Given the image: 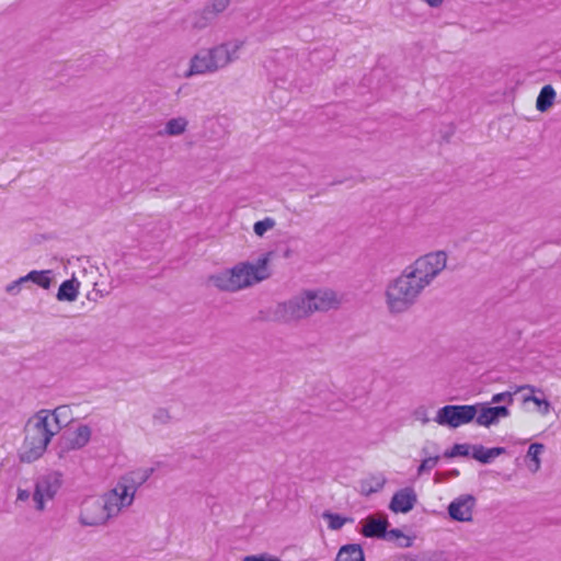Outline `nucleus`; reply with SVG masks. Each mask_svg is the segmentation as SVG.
<instances>
[{
	"instance_id": "obj_32",
	"label": "nucleus",
	"mask_w": 561,
	"mask_h": 561,
	"mask_svg": "<svg viewBox=\"0 0 561 561\" xmlns=\"http://www.w3.org/2000/svg\"><path fill=\"white\" fill-rule=\"evenodd\" d=\"M30 495H31V490L28 488L19 486V489H18V500L19 501L25 502L30 499Z\"/></svg>"
},
{
	"instance_id": "obj_10",
	"label": "nucleus",
	"mask_w": 561,
	"mask_h": 561,
	"mask_svg": "<svg viewBox=\"0 0 561 561\" xmlns=\"http://www.w3.org/2000/svg\"><path fill=\"white\" fill-rule=\"evenodd\" d=\"M474 420L472 404L445 405L435 413L434 421L440 426L458 428Z\"/></svg>"
},
{
	"instance_id": "obj_23",
	"label": "nucleus",
	"mask_w": 561,
	"mask_h": 561,
	"mask_svg": "<svg viewBox=\"0 0 561 561\" xmlns=\"http://www.w3.org/2000/svg\"><path fill=\"white\" fill-rule=\"evenodd\" d=\"M335 561H365L364 551L359 545L343 546L339 550Z\"/></svg>"
},
{
	"instance_id": "obj_12",
	"label": "nucleus",
	"mask_w": 561,
	"mask_h": 561,
	"mask_svg": "<svg viewBox=\"0 0 561 561\" xmlns=\"http://www.w3.org/2000/svg\"><path fill=\"white\" fill-rule=\"evenodd\" d=\"M477 500L473 495L461 494L455 497L448 505V516L458 523H471L473 520Z\"/></svg>"
},
{
	"instance_id": "obj_33",
	"label": "nucleus",
	"mask_w": 561,
	"mask_h": 561,
	"mask_svg": "<svg viewBox=\"0 0 561 561\" xmlns=\"http://www.w3.org/2000/svg\"><path fill=\"white\" fill-rule=\"evenodd\" d=\"M501 401H512V394L508 392L497 393L492 398V402H501Z\"/></svg>"
},
{
	"instance_id": "obj_1",
	"label": "nucleus",
	"mask_w": 561,
	"mask_h": 561,
	"mask_svg": "<svg viewBox=\"0 0 561 561\" xmlns=\"http://www.w3.org/2000/svg\"><path fill=\"white\" fill-rule=\"evenodd\" d=\"M274 253L266 251L253 259L241 260L209 273L206 284L219 293L237 294L250 289L273 275Z\"/></svg>"
},
{
	"instance_id": "obj_18",
	"label": "nucleus",
	"mask_w": 561,
	"mask_h": 561,
	"mask_svg": "<svg viewBox=\"0 0 561 561\" xmlns=\"http://www.w3.org/2000/svg\"><path fill=\"white\" fill-rule=\"evenodd\" d=\"M58 483L49 479H43L35 484L33 501L37 511H43L48 501L57 493Z\"/></svg>"
},
{
	"instance_id": "obj_20",
	"label": "nucleus",
	"mask_w": 561,
	"mask_h": 561,
	"mask_svg": "<svg viewBox=\"0 0 561 561\" xmlns=\"http://www.w3.org/2000/svg\"><path fill=\"white\" fill-rule=\"evenodd\" d=\"M387 479L381 473H373L359 481L358 492L364 496H370L383 490Z\"/></svg>"
},
{
	"instance_id": "obj_19",
	"label": "nucleus",
	"mask_w": 561,
	"mask_h": 561,
	"mask_svg": "<svg viewBox=\"0 0 561 561\" xmlns=\"http://www.w3.org/2000/svg\"><path fill=\"white\" fill-rule=\"evenodd\" d=\"M190 122L185 116H173L163 124L161 135L164 137H181L188 131Z\"/></svg>"
},
{
	"instance_id": "obj_15",
	"label": "nucleus",
	"mask_w": 561,
	"mask_h": 561,
	"mask_svg": "<svg viewBox=\"0 0 561 561\" xmlns=\"http://www.w3.org/2000/svg\"><path fill=\"white\" fill-rule=\"evenodd\" d=\"M474 410V420L479 426L490 427L499 422L500 419L508 417L511 412L505 407H488L485 404H472Z\"/></svg>"
},
{
	"instance_id": "obj_8",
	"label": "nucleus",
	"mask_w": 561,
	"mask_h": 561,
	"mask_svg": "<svg viewBox=\"0 0 561 561\" xmlns=\"http://www.w3.org/2000/svg\"><path fill=\"white\" fill-rule=\"evenodd\" d=\"M138 483L133 473L119 477L116 483L103 495L112 513L118 516L124 510L134 504Z\"/></svg>"
},
{
	"instance_id": "obj_25",
	"label": "nucleus",
	"mask_w": 561,
	"mask_h": 561,
	"mask_svg": "<svg viewBox=\"0 0 561 561\" xmlns=\"http://www.w3.org/2000/svg\"><path fill=\"white\" fill-rule=\"evenodd\" d=\"M385 539L397 545L400 548H408L413 545L414 538L399 528L390 529L386 533Z\"/></svg>"
},
{
	"instance_id": "obj_24",
	"label": "nucleus",
	"mask_w": 561,
	"mask_h": 561,
	"mask_svg": "<svg viewBox=\"0 0 561 561\" xmlns=\"http://www.w3.org/2000/svg\"><path fill=\"white\" fill-rule=\"evenodd\" d=\"M543 450L545 446L539 443H534L528 447L526 459L531 472H537L540 469Z\"/></svg>"
},
{
	"instance_id": "obj_34",
	"label": "nucleus",
	"mask_w": 561,
	"mask_h": 561,
	"mask_svg": "<svg viewBox=\"0 0 561 561\" xmlns=\"http://www.w3.org/2000/svg\"><path fill=\"white\" fill-rule=\"evenodd\" d=\"M421 2L425 3L430 8L437 9L440 8L445 0H420Z\"/></svg>"
},
{
	"instance_id": "obj_13",
	"label": "nucleus",
	"mask_w": 561,
	"mask_h": 561,
	"mask_svg": "<svg viewBox=\"0 0 561 561\" xmlns=\"http://www.w3.org/2000/svg\"><path fill=\"white\" fill-rule=\"evenodd\" d=\"M91 437V426L85 423H77L62 433L61 440L68 450H78L87 446Z\"/></svg>"
},
{
	"instance_id": "obj_17",
	"label": "nucleus",
	"mask_w": 561,
	"mask_h": 561,
	"mask_svg": "<svg viewBox=\"0 0 561 561\" xmlns=\"http://www.w3.org/2000/svg\"><path fill=\"white\" fill-rule=\"evenodd\" d=\"M388 525V516L383 513H376L360 522V534L367 538L385 537Z\"/></svg>"
},
{
	"instance_id": "obj_11",
	"label": "nucleus",
	"mask_w": 561,
	"mask_h": 561,
	"mask_svg": "<svg viewBox=\"0 0 561 561\" xmlns=\"http://www.w3.org/2000/svg\"><path fill=\"white\" fill-rule=\"evenodd\" d=\"M113 517H115V515L112 513L103 496L87 500L81 506L79 516L82 525L93 527L103 526Z\"/></svg>"
},
{
	"instance_id": "obj_29",
	"label": "nucleus",
	"mask_w": 561,
	"mask_h": 561,
	"mask_svg": "<svg viewBox=\"0 0 561 561\" xmlns=\"http://www.w3.org/2000/svg\"><path fill=\"white\" fill-rule=\"evenodd\" d=\"M275 220L272 218H264L262 220L256 221L253 225V232L259 238H264L270 232H272L275 228Z\"/></svg>"
},
{
	"instance_id": "obj_3",
	"label": "nucleus",
	"mask_w": 561,
	"mask_h": 561,
	"mask_svg": "<svg viewBox=\"0 0 561 561\" xmlns=\"http://www.w3.org/2000/svg\"><path fill=\"white\" fill-rule=\"evenodd\" d=\"M243 41L230 39L197 51L188 62V76L215 73L236 61L243 48Z\"/></svg>"
},
{
	"instance_id": "obj_28",
	"label": "nucleus",
	"mask_w": 561,
	"mask_h": 561,
	"mask_svg": "<svg viewBox=\"0 0 561 561\" xmlns=\"http://www.w3.org/2000/svg\"><path fill=\"white\" fill-rule=\"evenodd\" d=\"M474 444H455L444 453L445 458H456V457H471L473 453Z\"/></svg>"
},
{
	"instance_id": "obj_4",
	"label": "nucleus",
	"mask_w": 561,
	"mask_h": 561,
	"mask_svg": "<svg viewBox=\"0 0 561 561\" xmlns=\"http://www.w3.org/2000/svg\"><path fill=\"white\" fill-rule=\"evenodd\" d=\"M102 280L103 272L101 267L94 263L85 262L69 279L59 285L56 299L59 302L72 304L78 300L82 287L92 288L88 297L92 294L100 295L102 293Z\"/></svg>"
},
{
	"instance_id": "obj_26",
	"label": "nucleus",
	"mask_w": 561,
	"mask_h": 561,
	"mask_svg": "<svg viewBox=\"0 0 561 561\" xmlns=\"http://www.w3.org/2000/svg\"><path fill=\"white\" fill-rule=\"evenodd\" d=\"M322 518L325 522L328 528L331 530H340L346 524L353 523V518L345 516V515L331 513V512H325L322 515Z\"/></svg>"
},
{
	"instance_id": "obj_9",
	"label": "nucleus",
	"mask_w": 561,
	"mask_h": 561,
	"mask_svg": "<svg viewBox=\"0 0 561 561\" xmlns=\"http://www.w3.org/2000/svg\"><path fill=\"white\" fill-rule=\"evenodd\" d=\"M314 314L309 289L276 306V317L282 322H295Z\"/></svg>"
},
{
	"instance_id": "obj_31",
	"label": "nucleus",
	"mask_w": 561,
	"mask_h": 561,
	"mask_svg": "<svg viewBox=\"0 0 561 561\" xmlns=\"http://www.w3.org/2000/svg\"><path fill=\"white\" fill-rule=\"evenodd\" d=\"M438 462V457H430L422 461V463L419 467V473H423L425 471H428L433 469Z\"/></svg>"
},
{
	"instance_id": "obj_30",
	"label": "nucleus",
	"mask_w": 561,
	"mask_h": 561,
	"mask_svg": "<svg viewBox=\"0 0 561 561\" xmlns=\"http://www.w3.org/2000/svg\"><path fill=\"white\" fill-rule=\"evenodd\" d=\"M25 283H27V279H25V276H22L18 279L11 282L10 284H8L5 287V293L9 295H12V296L19 295Z\"/></svg>"
},
{
	"instance_id": "obj_21",
	"label": "nucleus",
	"mask_w": 561,
	"mask_h": 561,
	"mask_svg": "<svg viewBox=\"0 0 561 561\" xmlns=\"http://www.w3.org/2000/svg\"><path fill=\"white\" fill-rule=\"evenodd\" d=\"M556 103V89L550 84L543 85L536 98V110L542 114L549 113L554 107Z\"/></svg>"
},
{
	"instance_id": "obj_5",
	"label": "nucleus",
	"mask_w": 561,
	"mask_h": 561,
	"mask_svg": "<svg viewBox=\"0 0 561 561\" xmlns=\"http://www.w3.org/2000/svg\"><path fill=\"white\" fill-rule=\"evenodd\" d=\"M425 287L405 268L386 288V304L393 313L409 310Z\"/></svg>"
},
{
	"instance_id": "obj_2",
	"label": "nucleus",
	"mask_w": 561,
	"mask_h": 561,
	"mask_svg": "<svg viewBox=\"0 0 561 561\" xmlns=\"http://www.w3.org/2000/svg\"><path fill=\"white\" fill-rule=\"evenodd\" d=\"M72 419V411L67 405L54 410H41L25 425L24 439L19 449L22 461L32 462L41 458L51 438Z\"/></svg>"
},
{
	"instance_id": "obj_14",
	"label": "nucleus",
	"mask_w": 561,
	"mask_h": 561,
	"mask_svg": "<svg viewBox=\"0 0 561 561\" xmlns=\"http://www.w3.org/2000/svg\"><path fill=\"white\" fill-rule=\"evenodd\" d=\"M312 306L316 312H327L341 306L340 295L331 288H309Z\"/></svg>"
},
{
	"instance_id": "obj_22",
	"label": "nucleus",
	"mask_w": 561,
	"mask_h": 561,
	"mask_svg": "<svg viewBox=\"0 0 561 561\" xmlns=\"http://www.w3.org/2000/svg\"><path fill=\"white\" fill-rule=\"evenodd\" d=\"M505 453L503 447L486 448L482 445L474 444L472 459L476 461L488 465L491 463L495 458L500 457Z\"/></svg>"
},
{
	"instance_id": "obj_16",
	"label": "nucleus",
	"mask_w": 561,
	"mask_h": 561,
	"mask_svg": "<svg viewBox=\"0 0 561 561\" xmlns=\"http://www.w3.org/2000/svg\"><path fill=\"white\" fill-rule=\"evenodd\" d=\"M417 502V494L413 488L398 490L391 497L389 510L396 514L411 512Z\"/></svg>"
},
{
	"instance_id": "obj_6",
	"label": "nucleus",
	"mask_w": 561,
	"mask_h": 561,
	"mask_svg": "<svg viewBox=\"0 0 561 561\" xmlns=\"http://www.w3.org/2000/svg\"><path fill=\"white\" fill-rule=\"evenodd\" d=\"M520 411L536 426L551 424L557 417L556 407L550 396L540 388L524 387L519 389Z\"/></svg>"
},
{
	"instance_id": "obj_27",
	"label": "nucleus",
	"mask_w": 561,
	"mask_h": 561,
	"mask_svg": "<svg viewBox=\"0 0 561 561\" xmlns=\"http://www.w3.org/2000/svg\"><path fill=\"white\" fill-rule=\"evenodd\" d=\"M27 282H32L44 289L50 288L54 283L49 271H32L25 275Z\"/></svg>"
},
{
	"instance_id": "obj_7",
	"label": "nucleus",
	"mask_w": 561,
	"mask_h": 561,
	"mask_svg": "<svg viewBox=\"0 0 561 561\" xmlns=\"http://www.w3.org/2000/svg\"><path fill=\"white\" fill-rule=\"evenodd\" d=\"M448 261L447 251L434 250L419 256L408 270L426 288L447 268Z\"/></svg>"
}]
</instances>
